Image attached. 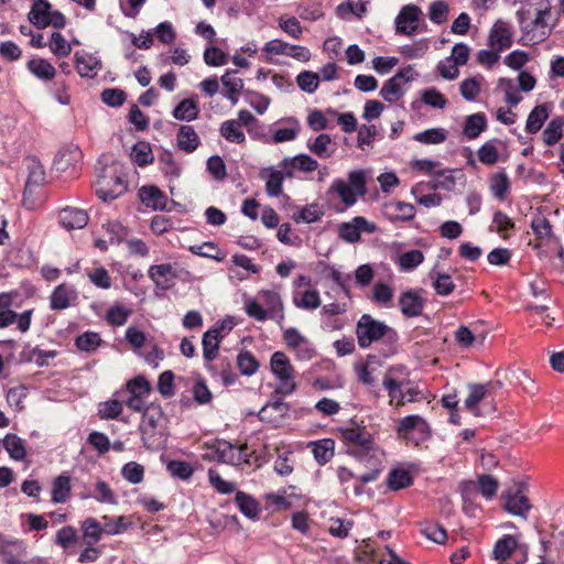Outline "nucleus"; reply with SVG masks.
Returning a JSON list of instances; mask_svg holds the SVG:
<instances>
[{"instance_id": "nucleus-34", "label": "nucleus", "mask_w": 564, "mask_h": 564, "mask_svg": "<svg viewBox=\"0 0 564 564\" xmlns=\"http://www.w3.org/2000/svg\"><path fill=\"white\" fill-rule=\"evenodd\" d=\"M429 275L432 280V286L437 295L447 296L455 290V283L448 273L432 270Z\"/></svg>"}, {"instance_id": "nucleus-48", "label": "nucleus", "mask_w": 564, "mask_h": 564, "mask_svg": "<svg viewBox=\"0 0 564 564\" xmlns=\"http://www.w3.org/2000/svg\"><path fill=\"white\" fill-rule=\"evenodd\" d=\"M3 446L14 460H22L25 457L23 441L15 434H8L3 440Z\"/></svg>"}, {"instance_id": "nucleus-37", "label": "nucleus", "mask_w": 564, "mask_h": 564, "mask_svg": "<svg viewBox=\"0 0 564 564\" xmlns=\"http://www.w3.org/2000/svg\"><path fill=\"white\" fill-rule=\"evenodd\" d=\"M72 487L70 479L66 475H59L53 480L52 501L54 503H63L70 497Z\"/></svg>"}, {"instance_id": "nucleus-14", "label": "nucleus", "mask_w": 564, "mask_h": 564, "mask_svg": "<svg viewBox=\"0 0 564 564\" xmlns=\"http://www.w3.org/2000/svg\"><path fill=\"white\" fill-rule=\"evenodd\" d=\"M289 405L281 399L268 402L259 411L258 416L260 421L271 424L276 427L282 423V420L288 415Z\"/></svg>"}, {"instance_id": "nucleus-56", "label": "nucleus", "mask_w": 564, "mask_h": 564, "mask_svg": "<svg viewBox=\"0 0 564 564\" xmlns=\"http://www.w3.org/2000/svg\"><path fill=\"white\" fill-rule=\"evenodd\" d=\"M421 532L425 538L438 544H444L447 540V532L440 523H425Z\"/></svg>"}, {"instance_id": "nucleus-15", "label": "nucleus", "mask_w": 564, "mask_h": 564, "mask_svg": "<svg viewBox=\"0 0 564 564\" xmlns=\"http://www.w3.org/2000/svg\"><path fill=\"white\" fill-rule=\"evenodd\" d=\"M225 328V325L223 324L220 327H213L204 333L202 338V345H203V357L207 362L213 361L216 359L220 343L224 338V335H221V330Z\"/></svg>"}, {"instance_id": "nucleus-50", "label": "nucleus", "mask_w": 564, "mask_h": 564, "mask_svg": "<svg viewBox=\"0 0 564 564\" xmlns=\"http://www.w3.org/2000/svg\"><path fill=\"white\" fill-rule=\"evenodd\" d=\"M284 176L282 169L281 171H269L265 182V191L269 196L279 197L282 194Z\"/></svg>"}, {"instance_id": "nucleus-38", "label": "nucleus", "mask_w": 564, "mask_h": 564, "mask_svg": "<svg viewBox=\"0 0 564 564\" xmlns=\"http://www.w3.org/2000/svg\"><path fill=\"white\" fill-rule=\"evenodd\" d=\"M487 129V118L484 113L478 112L466 118L464 134L469 139H476Z\"/></svg>"}, {"instance_id": "nucleus-39", "label": "nucleus", "mask_w": 564, "mask_h": 564, "mask_svg": "<svg viewBox=\"0 0 564 564\" xmlns=\"http://www.w3.org/2000/svg\"><path fill=\"white\" fill-rule=\"evenodd\" d=\"M28 69L37 78L51 80L55 77V67L44 58H33L28 62Z\"/></svg>"}, {"instance_id": "nucleus-16", "label": "nucleus", "mask_w": 564, "mask_h": 564, "mask_svg": "<svg viewBox=\"0 0 564 564\" xmlns=\"http://www.w3.org/2000/svg\"><path fill=\"white\" fill-rule=\"evenodd\" d=\"M340 435L344 442L357 446L362 451H370L372 448V437L365 427L355 426L341 429Z\"/></svg>"}, {"instance_id": "nucleus-46", "label": "nucleus", "mask_w": 564, "mask_h": 564, "mask_svg": "<svg viewBox=\"0 0 564 564\" xmlns=\"http://www.w3.org/2000/svg\"><path fill=\"white\" fill-rule=\"evenodd\" d=\"M424 254L421 250H410L399 256L398 265L401 271L410 272L422 264Z\"/></svg>"}, {"instance_id": "nucleus-36", "label": "nucleus", "mask_w": 564, "mask_h": 564, "mask_svg": "<svg viewBox=\"0 0 564 564\" xmlns=\"http://www.w3.org/2000/svg\"><path fill=\"white\" fill-rule=\"evenodd\" d=\"M259 295L267 306L265 311L269 312L270 318H275L279 315V318L283 319V303L280 294L275 291L263 290Z\"/></svg>"}, {"instance_id": "nucleus-52", "label": "nucleus", "mask_w": 564, "mask_h": 564, "mask_svg": "<svg viewBox=\"0 0 564 564\" xmlns=\"http://www.w3.org/2000/svg\"><path fill=\"white\" fill-rule=\"evenodd\" d=\"M329 189L337 193L346 206L356 204L357 197L359 196L351 189V186L347 185L343 180L334 181Z\"/></svg>"}, {"instance_id": "nucleus-62", "label": "nucleus", "mask_w": 564, "mask_h": 564, "mask_svg": "<svg viewBox=\"0 0 564 564\" xmlns=\"http://www.w3.org/2000/svg\"><path fill=\"white\" fill-rule=\"evenodd\" d=\"M50 48L57 57H65L69 55L72 51L70 44L59 32H53L50 41Z\"/></svg>"}, {"instance_id": "nucleus-10", "label": "nucleus", "mask_w": 564, "mask_h": 564, "mask_svg": "<svg viewBox=\"0 0 564 564\" xmlns=\"http://www.w3.org/2000/svg\"><path fill=\"white\" fill-rule=\"evenodd\" d=\"M512 31L508 22L498 20L490 29L488 35V46L502 52L512 45Z\"/></svg>"}, {"instance_id": "nucleus-49", "label": "nucleus", "mask_w": 564, "mask_h": 564, "mask_svg": "<svg viewBox=\"0 0 564 564\" xmlns=\"http://www.w3.org/2000/svg\"><path fill=\"white\" fill-rule=\"evenodd\" d=\"M324 213L317 204H310L293 215V220L300 223H315L323 217Z\"/></svg>"}, {"instance_id": "nucleus-57", "label": "nucleus", "mask_w": 564, "mask_h": 564, "mask_svg": "<svg viewBox=\"0 0 564 564\" xmlns=\"http://www.w3.org/2000/svg\"><path fill=\"white\" fill-rule=\"evenodd\" d=\"M237 365L240 372L245 376H252L259 368V362L250 351H241L237 356Z\"/></svg>"}, {"instance_id": "nucleus-42", "label": "nucleus", "mask_w": 564, "mask_h": 564, "mask_svg": "<svg viewBox=\"0 0 564 564\" xmlns=\"http://www.w3.org/2000/svg\"><path fill=\"white\" fill-rule=\"evenodd\" d=\"M384 389L388 391L390 403L394 402L395 406H402L405 404L404 389H402V382L398 381L392 377H386L382 382Z\"/></svg>"}, {"instance_id": "nucleus-55", "label": "nucleus", "mask_w": 564, "mask_h": 564, "mask_svg": "<svg viewBox=\"0 0 564 564\" xmlns=\"http://www.w3.org/2000/svg\"><path fill=\"white\" fill-rule=\"evenodd\" d=\"M188 250L196 256L215 259L217 261H221L224 256L221 254L220 249L214 242H204L202 245H194L188 248Z\"/></svg>"}, {"instance_id": "nucleus-2", "label": "nucleus", "mask_w": 564, "mask_h": 564, "mask_svg": "<svg viewBox=\"0 0 564 564\" xmlns=\"http://www.w3.org/2000/svg\"><path fill=\"white\" fill-rule=\"evenodd\" d=\"M270 368L272 373L279 379L275 389L276 394L289 395L296 389L294 380V368L288 356L282 351H275L270 359Z\"/></svg>"}, {"instance_id": "nucleus-12", "label": "nucleus", "mask_w": 564, "mask_h": 564, "mask_svg": "<svg viewBox=\"0 0 564 564\" xmlns=\"http://www.w3.org/2000/svg\"><path fill=\"white\" fill-rule=\"evenodd\" d=\"M280 167L283 170L286 177L294 176L295 171L310 173L318 167V162L307 154H299L292 158H284Z\"/></svg>"}, {"instance_id": "nucleus-18", "label": "nucleus", "mask_w": 564, "mask_h": 564, "mask_svg": "<svg viewBox=\"0 0 564 564\" xmlns=\"http://www.w3.org/2000/svg\"><path fill=\"white\" fill-rule=\"evenodd\" d=\"M140 200L153 210H164L167 205L166 195L154 185H145L139 189Z\"/></svg>"}, {"instance_id": "nucleus-17", "label": "nucleus", "mask_w": 564, "mask_h": 564, "mask_svg": "<svg viewBox=\"0 0 564 564\" xmlns=\"http://www.w3.org/2000/svg\"><path fill=\"white\" fill-rule=\"evenodd\" d=\"M148 273L156 288L162 290H169L177 278V273L171 263L151 265Z\"/></svg>"}, {"instance_id": "nucleus-47", "label": "nucleus", "mask_w": 564, "mask_h": 564, "mask_svg": "<svg viewBox=\"0 0 564 564\" xmlns=\"http://www.w3.org/2000/svg\"><path fill=\"white\" fill-rule=\"evenodd\" d=\"M236 503L239 510L248 518L253 519L258 517L259 507L257 501L249 495L238 491L236 494Z\"/></svg>"}, {"instance_id": "nucleus-1", "label": "nucleus", "mask_w": 564, "mask_h": 564, "mask_svg": "<svg viewBox=\"0 0 564 564\" xmlns=\"http://www.w3.org/2000/svg\"><path fill=\"white\" fill-rule=\"evenodd\" d=\"M205 458L229 465H241L249 463L247 444L236 447L225 440H215L206 446Z\"/></svg>"}, {"instance_id": "nucleus-25", "label": "nucleus", "mask_w": 564, "mask_h": 564, "mask_svg": "<svg viewBox=\"0 0 564 564\" xmlns=\"http://www.w3.org/2000/svg\"><path fill=\"white\" fill-rule=\"evenodd\" d=\"M141 438L144 447L151 452H158L165 445V436L161 427L140 426Z\"/></svg>"}, {"instance_id": "nucleus-64", "label": "nucleus", "mask_w": 564, "mask_h": 564, "mask_svg": "<svg viewBox=\"0 0 564 564\" xmlns=\"http://www.w3.org/2000/svg\"><path fill=\"white\" fill-rule=\"evenodd\" d=\"M169 473L176 478L187 480L192 477L194 469L189 463L183 460H171L167 464Z\"/></svg>"}, {"instance_id": "nucleus-45", "label": "nucleus", "mask_w": 564, "mask_h": 564, "mask_svg": "<svg viewBox=\"0 0 564 564\" xmlns=\"http://www.w3.org/2000/svg\"><path fill=\"white\" fill-rule=\"evenodd\" d=\"M131 159L139 166L151 164L154 158L150 143L145 141L135 143L131 151Z\"/></svg>"}, {"instance_id": "nucleus-23", "label": "nucleus", "mask_w": 564, "mask_h": 564, "mask_svg": "<svg viewBox=\"0 0 564 564\" xmlns=\"http://www.w3.org/2000/svg\"><path fill=\"white\" fill-rule=\"evenodd\" d=\"M82 159V151L78 147L70 145L62 149L54 159V166L59 172H66L70 167H76Z\"/></svg>"}, {"instance_id": "nucleus-51", "label": "nucleus", "mask_w": 564, "mask_h": 564, "mask_svg": "<svg viewBox=\"0 0 564 564\" xmlns=\"http://www.w3.org/2000/svg\"><path fill=\"white\" fill-rule=\"evenodd\" d=\"M478 491L488 500L492 499L498 490L499 482L490 475H479L476 481Z\"/></svg>"}, {"instance_id": "nucleus-44", "label": "nucleus", "mask_w": 564, "mask_h": 564, "mask_svg": "<svg viewBox=\"0 0 564 564\" xmlns=\"http://www.w3.org/2000/svg\"><path fill=\"white\" fill-rule=\"evenodd\" d=\"M413 484L411 474L405 469H393L389 473L387 485L391 490L408 488Z\"/></svg>"}, {"instance_id": "nucleus-24", "label": "nucleus", "mask_w": 564, "mask_h": 564, "mask_svg": "<svg viewBox=\"0 0 564 564\" xmlns=\"http://www.w3.org/2000/svg\"><path fill=\"white\" fill-rule=\"evenodd\" d=\"M25 166L28 170V178L25 183L24 193L31 192L33 186H39L45 181V171L41 162L34 158L29 156L25 160Z\"/></svg>"}, {"instance_id": "nucleus-20", "label": "nucleus", "mask_w": 564, "mask_h": 564, "mask_svg": "<svg viewBox=\"0 0 564 564\" xmlns=\"http://www.w3.org/2000/svg\"><path fill=\"white\" fill-rule=\"evenodd\" d=\"M51 11L52 6L47 0H33L28 19L37 29H44L50 25Z\"/></svg>"}, {"instance_id": "nucleus-35", "label": "nucleus", "mask_w": 564, "mask_h": 564, "mask_svg": "<svg viewBox=\"0 0 564 564\" xmlns=\"http://www.w3.org/2000/svg\"><path fill=\"white\" fill-rule=\"evenodd\" d=\"M235 72L227 70L221 76V83L225 88L224 96L229 99L232 104L238 101V96L243 88V82L241 78L232 76Z\"/></svg>"}, {"instance_id": "nucleus-28", "label": "nucleus", "mask_w": 564, "mask_h": 564, "mask_svg": "<svg viewBox=\"0 0 564 564\" xmlns=\"http://www.w3.org/2000/svg\"><path fill=\"white\" fill-rule=\"evenodd\" d=\"M76 70L82 77L94 78L100 69V63L90 54H75Z\"/></svg>"}, {"instance_id": "nucleus-27", "label": "nucleus", "mask_w": 564, "mask_h": 564, "mask_svg": "<svg viewBox=\"0 0 564 564\" xmlns=\"http://www.w3.org/2000/svg\"><path fill=\"white\" fill-rule=\"evenodd\" d=\"M387 215L390 220L409 221L415 217V207L405 202H391L386 205Z\"/></svg>"}, {"instance_id": "nucleus-4", "label": "nucleus", "mask_w": 564, "mask_h": 564, "mask_svg": "<svg viewBox=\"0 0 564 564\" xmlns=\"http://www.w3.org/2000/svg\"><path fill=\"white\" fill-rule=\"evenodd\" d=\"M527 484L516 481L503 495L502 508L510 514L527 519L532 506L525 495Z\"/></svg>"}, {"instance_id": "nucleus-58", "label": "nucleus", "mask_w": 564, "mask_h": 564, "mask_svg": "<svg viewBox=\"0 0 564 564\" xmlns=\"http://www.w3.org/2000/svg\"><path fill=\"white\" fill-rule=\"evenodd\" d=\"M366 11L367 2L361 0H347V2H343L337 7V15L340 18H345L348 13L361 18Z\"/></svg>"}, {"instance_id": "nucleus-7", "label": "nucleus", "mask_w": 564, "mask_h": 564, "mask_svg": "<svg viewBox=\"0 0 564 564\" xmlns=\"http://www.w3.org/2000/svg\"><path fill=\"white\" fill-rule=\"evenodd\" d=\"M415 75L411 65L403 67L383 84L380 96L390 104L395 102L404 95L403 85L413 80Z\"/></svg>"}, {"instance_id": "nucleus-40", "label": "nucleus", "mask_w": 564, "mask_h": 564, "mask_svg": "<svg viewBox=\"0 0 564 564\" xmlns=\"http://www.w3.org/2000/svg\"><path fill=\"white\" fill-rule=\"evenodd\" d=\"M312 445L314 458L319 465H325L333 458L335 449V442L333 440L324 438Z\"/></svg>"}, {"instance_id": "nucleus-53", "label": "nucleus", "mask_w": 564, "mask_h": 564, "mask_svg": "<svg viewBox=\"0 0 564 564\" xmlns=\"http://www.w3.org/2000/svg\"><path fill=\"white\" fill-rule=\"evenodd\" d=\"M163 411L160 405L151 403L143 412L140 426L161 427Z\"/></svg>"}, {"instance_id": "nucleus-41", "label": "nucleus", "mask_w": 564, "mask_h": 564, "mask_svg": "<svg viewBox=\"0 0 564 564\" xmlns=\"http://www.w3.org/2000/svg\"><path fill=\"white\" fill-rule=\"evenodd\" d=\"M564 117L553 118L542 133L543 142L546 145H554L563 135Z\"/></svg>"}, {"instance_id": "nucleus-61", "label": "nucleus", "mask_w": 564, "mask_h": 564, "mask_svg": "<svg viewBox=\"0 0 564 564\" xmlns=\"http://www.w3.org/2000/svg\"><path fill=\"white\" fill-rule=\"evenodd\" d=\"M296 83L303 91L312 94L318 87L319 76L317 73L304 70L297 75Z\"/></svg>"}, {"instance_id": "nucleus-30", "label": "nucleus", "mask_w": 564, "mask_h": 564, "mask_svg": "<svg viewBox=\"0 0 564 564\" xmlns=\"http://www.w3.org/2000/svg\"><path fill=\"white\" fill-rule=\"evenodd\" d=\"M549 116V108L545 104L535 106L528 116L525 122V131L531 134L539 132L547 120Z\"/></svg>"}, {"instance_id": "nucleus-21", "label": "nucleus", "mask_w": 564, "mask_h": 564, "mask_svg": "<svg viewBox=\"0 0 564 564\" xmlns=\"http://www.w3.org/2000/svg\"><path fill=\"white\" fill-rule=\"evenodd\" d=\"M292 302L295 307L304 311H314L322 305L321 295L316 289L294 290Z\"/></svg>"}, {"instance_id": "nucleus-22", "label": "nucleus", "mask_w": 564, "mask_h": 564, "mask_svg": "<svg viewBox=\"0 0 564 564\" xmlns=\"http://www.w3.org/2000/svg\"><path fill=\"white\" fill-rule=\"evenodd\" d=\"M76 297L77 293L73 288L59 284L50 297V306L54 311H62L67 308Z\"/></svg>"}, {"instance_id": "nucleus-43", "label": "nucleus", "mask_w": 564, "mask_h": 564, "mask_svg": "<svg viewBox=\"0 0 564 564\" xmlns=\"http://www.w3.org/2000/svg\"><path fill=\"white\" fill-rule=\"evenodd\" d=\"M220 135L229 142L243 143L246 137L240 124L236 120H226L219 129Z\"/></svg>"}, {"instance_id": "nucleus-19", "label": "nucleus", "mask_w": 564, "mask_h": 564, "mask_svg": "<svg viewBox=\"0 0 564 564\" xmlns=\"http://www.w3.org/2000/svg\"><path fill=\"white\" fill-rule=\"evenodd\" d=\"M59 224L67 230L82 229L88 224L85 210L75 207H65L58 214Z\"/></svg>"}, {"instance_id": "nucleus-32", "label": "nucleus", "mask_w": 564, "mask_h": 564, "mask_svg": "<svg viewBox=\"0 0 564 564\" xmlns=\"http://www.w3.org/2000/svg\"><path fill=\"white\" fill-rule=\"evenodd\" d=\"M83 532V539L86 545H94L99 542L104 532V527L95 519L87 518L82 522L80 525Z\"/></svg>"}, {"instance_id": "nucleus-33", "label": "nucleus", "mask_w": 564, "mask_h": 564, "mask_svg": "<svg viewBox=\"0 0 564 564\" xmlns=\"http://www.w3.org/2000/svg\"><path fill=\"white\" fill-rule=\"evenodd\" d=\"M518 546V541L513 535L507 534L499 539L492 550L494 558L506 562Z\"/></svg>"}, {"instance_id": "nucleus-31", "label": "nucleus", "mask_w": 564, "mask_h": 564, "mask_svg": "<svg viewBox=\"0 0 564 564\" xmlns=\"http://www.w3.org/2000/svg\"><path fill=\"white\" fill-rule=\"evenodd\" d=\"M173 117L180 121H193L199 115L197 101L193 98L183 99L173 110Z\"/></svg>"}, {"instance_id": "nucleus-29", "label": "nucleus", "mask_w": 564, "mask_h": 564, "mask_svg": "<svg viewBox=\"0 0 564 564\" xmlns=\"http://www.w3.org/2000/svg\"><path fill=\"white\" fill-rule=\"evenodd\" d=\"M311 152L321 159L330 158L336 151V143L332 140L330 135L321 133L313 142L307 144Z\"/></svg>"}, {"instance_id": "nucleus-13", "label": "nucleus", "mask_w": 564, "mask_h": 564, "mask_svg": "<svg viewBox=\"0 0 564 564\" xmlns=\"http://www.w3.org/2000/svg\"><path fill=\"white\" fill-rule=\"evenodd\" d=\"M421 14L419 7L414 4L404 6L395 18V30L398 33L412 35L417 29V21Z\"/></svg>"}, {"instance_id": "nucleus-54", "label": "nucleus", "mask_w": 564, "mask_h": 564, "mask_svg": "<svg viewBox=\"0 0 564 564\" xmlns=\"http://www.w3.org/2000/svg\"><path fill=\"white\" fill-rule=\"evenodd\" d=\"M510 188V181L505 172L495 174L490 180V189L498 199H503Z\"/></svg>"}, {"instance_id": "nucleus-11", "label": "nucleus", "mask_w": 564, "mask_h": 564, "mask_svg": "<svg viewBox=\"0 0 564 564\" xmlns=\"http://www.w3.org/2000/svg\"><path fill=\"white\" fill-rule=\"evenodd\" d=\"M422 289L408 290L399 297L402 314L406 317L420 316L424 310L425 300L422 297Z\"/></svg>"}, {"instance_id": "nucleus-5", "label": "nucleus", "mask_w": 564, "mask_h": 564, "mask_svg": "<svg viewBox=\"0 0 564 564\" xmlns=\"http://www.w3.org/2000/svg\"><path fill=\"white\" fill-rule=\"evenodd\" d=\"M503 387L500 380H490L485 383H468V395L464 401V408L475 416L480 415L479 403L488 397H492Z\"/></svg>"}, {"instance_id": "nucleus-26", "label": "nucleus", "mask_w": 564, "mask_h": 564, "mask_svg": "<svg viewBox=\"0 0 564 564\" xmlns=\"http://www.w3.org/2000/svg\"><path fill=\"white\" fill-rule=\"evenodd\" d=\"M177 147L180 150L192 153L199 143V137L192 126H181L176 134Z\"/></svg>"}, {"instance_id": "nucleus-63", "label": "nucleus", "mask_w": 564, "mask_h": 564, "mask_svg": "<svg viewBox=\"0 0 564 564\" xmlns=\"http://www.w3.org/2000/svg\"><path fill=\"white\" fill-rule=\"evenodd\" d=\"M414 139L425 144H438L446 140V132L442 128H433L417 133Z\"/></svg>"}, {"instance_id": "nucleus-8", "label": "nucleus", "mask_w": 564, "mask_h": 564, "mask_svg": "<svg viewBox=\"0 0 564 564\" xmlns=\"http://www.w3.org/2000/svg\"><path fill=\"white\" fill-rule=\"evenodd\" d=\"M377 226L368 221L362 216H356L350 221L341 223L338 227L339 237L349 243L358 242L361 238V232L373 234Z\"/></svg>"}, {"instance_id": "nucleus-3", "label": "nucleus", "mask_w": 564, "mask_h": 564, "mask_svg": "<svg viewBox=\"0 0 564 564\" xmlns=\"http://www.w3.org/2000/svg\"><path fill=\"white\" fill-rule=\"evenodd\" d=\"M388 333H393V330L383 322L375 319L369 314L361 315L356 326L358 345L361 348L369 347L372 343L378 341Z\"/></svg>"}, {"instance_id": "nucleus-9", "label": "nucleus", "mask_w": 564, "mask_h": 564, "mask_svg": "<svg viewBox=\"0 0 564 564\" xmlns=\"http://www.w3.org/2000/svg\"><path fill=\"white\" fill-rule=\"evenodd\" d=\"M127 191V183L119 175H101L97 182L96 194L104 202H111Z\"/></svg>"}, {"instance_id": "nucleus-60", "label": "nucleus", "mask_w": 564, "mask_h": 564, "mask_svg": "<svg viewBox=\"0 0 564 564\" xmlns=\"http://www.w3.org/2000/svg\"><path fill=\"white\" fill-rule=\"evenodd\" d=\"M101 343V338L98 333L86 332L76 338V347L82 351H94Z\"/></svg>"}, {"instance_id": "nucleus-59", "label": "nucleus", "mask_w": 564, "mask_h": 564, "mask_svg": "<svg viewBox=\"0 0 564 564\" xmlns=\"http://www.w3.org/2000/svg\"><path fill=\"white\" fill-rule=\"evenodd\" d=\"M122 477L130 484H140L144 478V468L135 462H129L121 469Z\"/></svg>"}, {"instance_id": "nucleus-6", "label": "nucleus", "mask_w": 564, "mask_h": 564, "mask_svg": "<svg viewBox=\"0 0 564 564\" xmlns=\"http://www.w3.org/2000/svg\"><path fill=\"white\" fill-rule=\"evenodd\" d=\"M398 434L409 441H414L415 445L426 441L431 436V430L427 422L420 415H408L399 421L397 427Z\"/></svg>"}]
</instances>
